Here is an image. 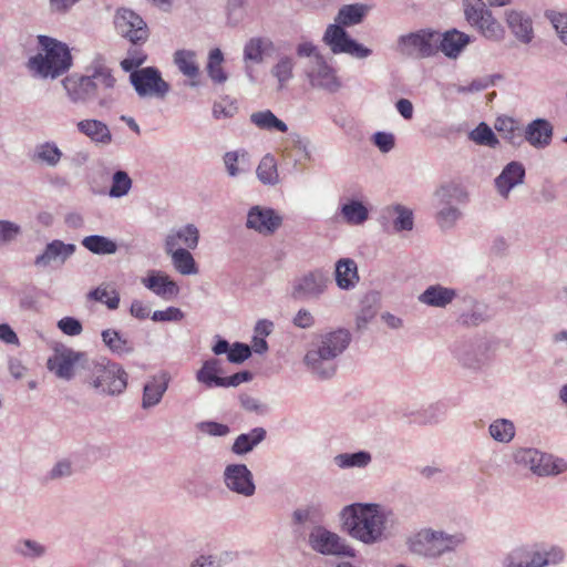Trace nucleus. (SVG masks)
Wrapping results in <instances>:
<instances>
[{"label":"nucleus","mask_w":567,"mask_h":567,"mask_svg":"<svg viewBox=\"0 0 567 567\" xmlns=\"http://www.w3.org/2000/svg\"><path fill=\"white\" fill-rule=\"evenodd\" d=\"M372 462V455L368 451L354 453H340L333 457L334 465L340 470L365 468Z\"/></svg>","instance_id":"40"},{"label":"nucleus","mask_w":567,"mask_h":567,"mask_svg":"<svg viewBox=\"0 0 567 567\" xmlns=\"http://www.w3.org/2000/svg\"><path fill=\"white\" fill-rule=\"evenodd\" d=\"M12 553L24 560L35 561L47 557L49 547L35 539L19 538L12 545Z\"/></svg>","instance_id":"32"},{"label":"nucleus","mask_w":567,"mask_h":567,"mask_svg":"<svg viewBox=\"0 0 567 567\" xmlns=\"http://www.w3.org/2000/svg\"><path fill=\"white\" fill-rule=\"evenodd\" d=\"M457 296L455 289L443 287L441 285H433L427 287L419 297V300L427 306L436 308H445Z\"/></svg>","instance_id":"34"},{"label":"nucleus","mask_w":567,"mask_h":567,"mask_svg":"<svg viewBox=\"0 0 567 567\" xmlns=\"http://www.w3.org/2000/svg\"><path fill=\"white\" fill-rule=\"evenodd\" d=\"M197 427L202 433L210 436H226L230 433V427L228 425L215 421L200 422L197 424Z\"/></svg>","instance_id":"61"},{"label":"nucleus","mask_w":567,"mask_h":567,"mask_svg":"<svg viewBox=\"0 0 567 567\" xmlns=\"http://www.w3.org/2000/svg\"><path fill=\"white\" fill-rule=\"evenodd\" d=\"M78 131L96 145L106 146L113 141L109 126L95 118H85L76 123Z\"/></svg>","instance_id":"29"},{"label":"nucleus","mask_w":567,"mask_h":567,"mask_svg":"<svg viewBox=\"0 0 567 567\" xmlns=\"http://www.w3.org/2000/svg\"><path fill=\"white\" fill-rule=\"evenodd\" d=\"M454 355L464 368L478 370L488 360L487 344L481 339L463 340L456 343Z\"/></svg>","instance_id":"17"},{"label":"nucleus","mask_w":567,"mask_h":567,"mask_svg":"<svg viewBox=\"0 0 567 567\" xmlns=\"http://www.w3.org/2000/svg\"><path fill=\"white\" fill-rule=\"evenodd\" d=\"M565 559V551L558 546H549L542 550L534 551L527 567H546L549 565H559Z\"/></svg>","instance_id":"39"},{"label":"nucleus","mask_w":567,"mask_h":567,"mask_svg":"<svg viewBox=\"0 0 567 567\" xmlns=\"http://www.w3.org/2000/svg\"><path fill=\"white\" fill-rule=\"evenodd\" d=\"M514 463L539 477L556 476L567 472V462L534 447H517L512 454Z\"/></svg>","instance_id":"7"},{"label":"nucleus","mask_w":567,"mask_h":567,"mask_svg":"<svg viewBox=\"0 0 567 567\" xmlns=\"http://www.w3.org/2000/svg\"><path fill=\"white\" fill-rule=\"evenodd\" d=\"M130 82L140 97L164 100L171 89V85L162 78L161 72L153 66L131 72Z\"/></svg>","instance_id":"11"},{"label":"nucleus","mask_w":567,"mask_h":567,"mask_svg":"<svg viewBox=\"0 0 567 567\" xmlns=\"http://www.w3.org/2000/svg\"><path fill=\"white\" fill-rule=\"evenodd\" d=\"M303 74L313 89L336 93L342 86L337 70L327 62L323 55H317L311 63H306Z\"/></svg>","instance_id":"13"},{"label":"nucleus","mask_w":567,"mask_h":567,"mask_svg":"<svg viewBox=\"0 0 567 567\" xmlns=\"http://www.w3.org/2000/svg\"><path fill=\"white\" fill-rule=\"evenodd\" d=\"M310 548L326 556L354 557V549L344 538L326 527L315 526L308 537Z\"/></svg>","instance_id":"10"},{"label":"nucleus","mask_w":567,"mask_h":567,"mask_svg":"<svg viewBox=\"0 0 567 567\" xmlns=\"http://www.w3.org/2000/svg\"><path fill=\"white\" fill-rule=\"evenodd\" d=\"M465 540L466 537L462 533L449 534L444 530L422 528L408 538L406 545L413 554L427 558H439L444 554L454 551Z\"/></svg>","instance_id":"6"},{"label":"nucleus","mask_w":567,"mask_h":567,"mask_svg":"<svg viewBox=\"0 0 567 567\" xmlns=\"http://www.w3.org/2000/svg\"><path fill=\"white\" fill-rule=\"evenodd\" d=\"M102 340L104 344L115 354L125 355L134 351V344L115 329L103 330Z\"/></svg>","instance_id":"38"},{"label":"nucleus","mask_w":567,"mask_h":567,"mask_svg":"<svg viewBox=\"0 0 567 567\" xmlns=\"http://www.w3.org/2000/svg\"><path fill=\"white\" fill-rule=\"evenodd\" d=\"M74 244H65L62 240L54 239L49 243L43 252L34 259V265L38 267H47L52 261H60L63 264L69 257L75 252Z\"/></svg>","instance_id":"28"},{"label":"nucleus","mask_w":567,"mask_h":567,"mask_svg":"<svg viewBox=\"0 0 567 567\" xmlns=\"http://www.w3.org/2000/svg\"><path fill=\"white\" fill-rule=\"evenodd\" d=\"M330 277L322 269H315L297 278L292 286L295 299H319L327 290Z\"/></svg>","instance_id":"15"},{"label":"nucleus","mask_w":567,"mask_h":567,"mask_svg":"<svg viewBox=\"0 0 567 567\" xmlns=\"http://www.w3.org/2000/svg\"><path fill=\"white\" fill-rule=\"evenodd\" d=\"M496 131L501 136L514 146L523 143V132L518 123L512 117H498L495 123Z\"/></svg>","instance_id":"43"},{"label":"nucleus","mask_w":567,"mask_h":567,"mask_svg":"<svg viewBox=\"0 0 567 567\" xmlns=\"http://www.w3.org/2000/svg\"><path fill=\"white\" fill-rule=\"evenodd\" d=\"M351 342L347 329H337L320 334L303 358V363L318 379H331L337 372L336 359L342 354Z\"/></svg>","instance_id":"3"},{"label":"nucleus","mask_w":567,"mask_h":567,"mask_svg":"<svg viewBox=\"0 0 567 567\" xmlns=\"http://www.w3.org/2000/svg\"><path fill=\"white\" fill-rule=\"evenodd\" d=\"M282 225V217L272 208L252 206L247 214L246 227L264 236H269Z\"/></svg>","instance_id":"18"},{"label":"nucleus","mask_w":567,"mask_h":567,"mask_svg":"<svg viewBox=\"0 0 567 567\" xmlns=\"http://www.w3.org/2000/svg\"><path fill=\"white\" fill-rule=\"evenodd\" d=\"M341 213L347 223L351 225H361L369 217L367 207L358 200H351L344 204L341 208Z\"/></svg>","instance_id":"51"},{"label":"nucleus","mask_w":567,"mask_h":567,"mask_svg":"<svg viewBox=\"0 0 567 567\" xmlns=\"http://www.w3.org/2000/svg\"><path fill=\"white\" fill-rule=\"evenodd\" d=\"M97 82L99 106L104 110H111L117 97L114 91L116 80L112 72H102L100 76L93 78Z\"/></svg>","instance_id":"37"},{"label":"nucleus","mask_w":567,"mask_h":567,"mask_svg":"<svg viewBox=\"0 0 567 567\" xmlns=\"http://www.w3.org/2000/svg\"><path fill=\"white\" fill-rule=\"evenodd\" d=\"M463 10L466 21L480 33L492 41L504 39L505 30L494 18L492 11L483 0H463Z\"/></svg>","instance_id":"9"},{"label":"nucleus","mask_w":567,"mask_h":567,"mask_svg":"<svg viewBox=\"0 0 567 567\" xmlns=\"http://www.w3.org/2000/svg\"><path fill=\"white\" fill-rule=\"evenodd\" d=\"M171 377L167 372L152 375L143 388L142 409L148 410L161 403L168 389Z\"/></svg>","instance_id":"24"},{"label":"nucleus","mask_w":567,"mask_h":567,"mask_svg":"<svg viewBox=\"0 0 567 567\" xmlns=\"http://www.w3.org/2000/svg\"><path fill=\"white\" fill-rule=\"evenodd\" d=\"M87 297L92 300L104 303L110 310H115L120 305V295L116 290L111 292L107 290V286H99L94 290L90 291Z\"/></svg>","instance_id":"56"},{"label":"nucleus","mask_w":567,"mask_h":567,"mask_svg":"<svg viewBox=\"0 0 567 567\" xmlns=\"http://www.w3.org/2000/svg\"><path fill=\"white\" fill-rule=\"evenodd\" d=\"M223 61L224 55L220 49L216 48L209 52L207 72L215 83H224L227 80V74L221 66Z\"/></svg>","instance_id":"52"},{"label":"nucleus","mask_w":567,"mask_h":567,"mask_svg":"<svg viewBox=\"0 0 567 567\" xmlns=\"http://www.w3.org/2000/svg\"><path fill=\"white\" fill-rule=\"evenodd\" d=\"M342 530L351 538L372 546L394 536L400 528L399 515L378 503H353L340 513Z\"/></svg>","instance_id":"1"},{"label":"nucleus","mask_w":567,"mask_h":567,"mask_svg":"<svg viewBox=\"0 0 567 567\" xmlns=\"http://www.w3.org/2000/svg\"><path fill=\"white\" fill-rule=\"evenodd\" d=\"M142 284L165 300L175 298L179 292V288L174 280L167 275H159L155 271H152L146 278H143Z\"/></svg>","instance_id":"31"},{"label":"nucleus","mask_w":567,"mask_h":567,"mask_svg":"<svg viewBox=\"0 0 567 567\" xmlns=\"http://www.w3.org/2000/svg\"><path fill=\"white\" fill-rule=\"evenodd\" d=\"M86 362L90 361L84 352L75 351L65 346H59L48 359L47 365L56 378L70 381L74 378L76 368L81 367L85 370Z\"/></svg>","instance_id":"12"},{"label":"nucleus","mask_w":567,"mask_h":567,"mask_svg":"<svg viewBox=\"0 0 567 567\" xmlns=\"http://www.w3.org/2000/svg\"><path fill=\"white\" fill-rule=\"evenodd\" d=\"M128 374L120 363L107 359L86 362L83 383L100 396H117L127 388Z\"/></svg>","instance_id":"4"},{"label":"nucleus","mask_w":567,"mask_h":567,"mask_svg":"<svg viewBox=\"0 0 567 567\" xmlns=\"http://www.w3.org/2000/svg\"><path fill=\"white\" fill-rule=\"evenodd\" d=\"M132 178L124 171H116L112 176L109 195L112 198H121L127 195L132 188Z\"/></svg>","instance_id":"54"},{"label":"nucleus","mask_w":567,"mask_h":567,"mask_svg":"<svg viewBox=\"0 0 567 567\" xmlns=\"http://www.w3.org/2000/svg\"><path fill=\"white\" fill-rule=\"evenodd\" d=\"M82 246L94 255H113L117 251V244L109 237L101 235L86 236Z\"/></svg>","instance_id":"44"},{"label":"nucleus","mask_w":567,"mask_h":567,"mask_svg":"<svg viewBox=\"0 0 567 567\" xmlns=\"http://www.w3.org/2000/svg\"><path fill=\"white\" fill-rule=\"evenodd\" d=\"M172 256V262L175 269L182 275H195L198 272L195 259L189 250L178 248L173 251H166Z\"/></svg>","instance_id":"48"},{"label":"nucleus","mask_w":567,"mask_h":567,"mask_svg":"<svg viewBox=\"0 0 567 567\" xmlns=\"http://www.w3.org/2000/svg\"><path fill=\"white\" fill-rule=\"evenodd\" d=\"M251 355V348L241 342H235L230 347L227 360L230 363L240 364Z\"/></svg>","instance_id":"60"},{"label":"nucleus","mask_w":567,"mask_h":567,"mask_svg":"<svg viewBox=\"0 0 567 567\" xmlns=\"http://www.w3.org/2000/svg\"><path fill=\"white\" fill-rule=\"evenodd\" d=\"M470 140L477 145L497 147L499 142L492 131V128L484 122L480 123L473 131L470 132Z\"/></svg>","instance_id":"53"},{"label":"nucleus","mask_w":567,"mask_h":567,"mask_svg":"<svg viewBox=\"0 0 567 567\" xmlns=\"http://www.w3.org/2000/svg\"><path fill=\"white\" fill-rule=\"evenodd\" d=\"M58 327L63 333L71 337L81 334L83 330L81 322L72 317H64L60 319L58 322Z\"/></svg>","instance_id":"64"},{"label":"nucleus","mask_w":567,"mask_h":567,"mask_svg":"<svg viewBox=\"0 0 567 567\" xmlns=\"http://www.w3.org/2000/svg\"><path fill=\"white\" fill-rule=\"evenodd\" d=\"M199 241V230L194 224H187L183 227L172 229L165 238V251L175 249H195Z\"/></svg>","instance_id":"25"},{"label":"nucleus","mask_w":567,"mask_h":567,"mask_svg":"<svg viewBox=\"0 0 567 567\" xmlns=\"http://www.w3.org/2000/svg\"><path fill=\"white\" fill-rule=\"evenodd\" d=\"M174 63L177 69L189 79H195L199 74L196 53L192 50H177L174 53Z\"/></svg>","instance_id":"46"},{"label":"nucleus","mask_w":567,"mask_h":567,"mask_svg":"<svg viewBox=\"0 0 567 567\" xmlns=\"http://www.w3.org/2000/svg\"><path fill=\"white\" fill-rule=\"evenodd\" d=\"M554 127L545 118H536L527 124L523 140L525 138L533 147L537 150L546 148L550 145Z\"/></svg>","instance_id":"26"},{"label":"nucleus","mask_w":567,"mask_h":567,"mask_svg":"<svg viewBox=\"0 0 567 567\" xmlns=\"http://www.w3.org/2000/svg\"><path fill=\"white\" fill-rule=\"evenodd\" d=\"M114 25L121 37L135 45L145 43L150 37V30L144 19L127 8L116 11Z\"/></svg>","instance_id":"14"},{"label":"nucleus","mask_w":567,"mask_h":567,"mask_svg":"<svg viewBox=\"0 0 567 567\" xmlns=\"http://www.w3.org/2000/svg\"><path fill=\"white\" fill-rule=\"evenodd\" d=\"M383 214L388 217H393V228L395 231L412 230L413 213L411 209L398 204L394 206L386 207Z\"/></svg>","instance_id":"47"},{"label":"nucleus","mask_w":567,"mask_h":567,"mask_svg":"<svg viewBox=\"0 0 567 567\" xmlns=\"http://www.w3.org/2000/svg\"><path fill=\"white\" fill-rule=\"evenodd\" d=\"M250 122L260 130H276L281 133L288 131L287 124L279 120L270 110L254 112L250 115Z\"/></svg>","instance_id":"45"},{"label":"nucleus","mask_w":567,"mask_h":567,"mask_svg":"<svg viewBox=\"0 0 567 567\" xmlns=\"http://www.w3.org/2000/svg\"><path fill=\"white\" fill-rule=\"evenodd\" d=\"M21 235V227L10 220H0V247L9 245Z\"/></svg>","instance_id":"58"},{"label":"nucleus","mask_w":567,"mask_h":567,"mask_svg":"<svg viewBox=\"0 0 567 567\" xmlns=\"http://www.w3.org/2000/svg\"><path fill=\"white\" fill-rule=\"evenodd\" d=\"M334 277L337 286L342 290L353 289L359 282L358 267L350 258L339 259L336 264Z\"/></svg>","instance_id":"35"},{"label":"nucleus","mask_w":567,"mask_h":567,"mask_svg":"<svg viewBox=\"0 0 567 567\" xmlns=\"http://www.w3.org/2000/svg\"><path fill=\"white\" fill-rule=\"evenodd\" d=\"M465 196L456 186H443L436 190L435 197L439 199L442 207L439 209L436 219L441 228H450L461 217V212L455 206L451 205L453 198Z\"/></svg>","instance_id":"20"},{"label":"nucleus","mask_w":567,"mask_h":567,"mask_svg":"<svg viewBox=\"0 0 567 567\" xmlns=\"http://www.w3.org/2000/svg\"><path fill=\"white\" fill-rule=\"evenodd\" d=\"M470 42V35L456 29L444 33L437 31L439 52H443L450 59H456Z\"/></svg>","instance_id":"27"},{"label":"nucleus","mask_w":567,"mask_h":567,"mask_svg":"<svg viewBox=\"0 0 567 567\" xmlns=\"http://www.w3.org/2000/svg\"><path fill=\"white\" fill-rule=\"evenodd\" d=\"M545 18L549 20L561 42L567 45V13L547 10Z\"/></svg>","instance_id":"57"},{"label":"nucleus","mask_w":567,"mask_h":567,"mask_svg":"<svg viewBox=\"0 0 567 567\" xmlns=\"http://www.w3.org/2000/svg\"><path fill=\"white\" fill-rule=\"evenodd\" d=\"M62 155V151L58 147L56 143L44 142L34 147L32 159L50 167H55L60 163Z\"/></svg>","instance_id":"41"},{"label":"nucleus","mask_w":567,"mask_h":567,"mask_svg":"<svg viewBox=\"0 0 567 567\" xmlns=\"http://www.w3.org/2000/svg\"><path fill=\"white\" fill-rule=\"evenodd\" d=\"M505 21L514 38L522 44H530L535 38L532 17L522 10L505 12Z\"/></svg>","instance_id":"21"},{"label":"nucleus","mask_w":567,"mask_h":567,"mask_svg":"<svg viewBox=\"0 0 567 567\" xmlns=\"http://www.w3.org/2000/svg\"><path fill=\"white\" fill-rule=\"evenodd\" d=\"M295 61L291 56H280L277 63L271 68V75L278 81V90L286 87L287 83L293 78Z\"/></svg>","instance_id":"49"},{"label":"nucleus","mask_w":567,"mask_h":567,"mask_svg":"<svg viewBox=\"0 0 567 567\" xmlns=\"http://www.w3.org/2000/svg\"><path fill=\"white\" fill-rule=\"evenodd\" d=\"M73 474V464L69 458L59 460L48 472L47 478L56 481L69 477Z\"/></svg>","instance_id":"59"},{"label":"nucleus","mask_w":567,"mask_h":567,"mask_svg":"<svg viewBox=\"0 0 567 567\" xmlns=\"http://www.w3.org/2000/svg\"><path fill=\"white\" fill-rule=\"evenodd\" d=\"M239 402L241 408L248 412H255L257 414H264L267 412V405L260 403L258 399L247 393H241L239 395Z\"/></svg>","instance_id":"63"},{"label":"nucleus","mask_w":567,"mask_h":567,"mask_svg":"<svg viewBox=\"0 0 567 567\" xmlns=\"http://www.w3.org/2000/svg\"><path fill=\"white\" fill-rule=\"evenodd\" d=\"M223 362L220 359L210 358L203 362L202 368L196 372V380L206 388H220L223 381Z\"/></svg>","instance_id":"33"},{"label":"nucleus","mask_w":567,"mask_h":567,"mask_svg":"<svg viewBox=\"0 0 567 567\" xmlns=\"http://www.w3.org/2000/svg\"><path fill=\"white\" fill-rule=\"evenodd\" d=\"M38 41L44 53H38L28 61L29 69L43 79H56L72 65V56L65 43L48 35H39Z\"/></svg>","instance_id":"5"},{"label":"nucleus","mask_w":567,"mask_h":567,"mask_svg":"<svg viewBox=\"0 0 567 567\" xmlns=\"http://www.w3.org/2000/svg\"><path fill=\"white\" fill-rule=\"evenodd\" d=\"M256 175L264 185L274 186L279 183L277 161L274 155L266 154L256 168Z\"/></svg>","instance_id":"42"},{"label":"nucleus","mask_w":567,"mask_h":567,"mask_svg":"<svg viewBox=\"0 0 567 567\" xmlns=\"http://www.w3.org/2000/svg\"><path fill=\"white\" fill-rule=\"evenodd\" d=\"M398 53L410 59H427L439 53L437 31L420 29L414 32L401 34L396 39Z\"/></svg>","instance_id":"8"},{"label":"nucleus","mask_w":567,"mask_h":567,"mask_svg":"<svg viewBox=\"0 0 567 567\" xmlns=\"http://www.w3.org/2000/svg\"><path fill=\"white\" fill-rule=\"evenodd\" d=\"M463 302L465 308L458 317L461 324L476 327L491 318L489 309L486 303L477 301L472 297L464 298Z\"/></svg>","instance_id":"30"},{"label":"nucleus","mask_w":567,"mask_h":567,"mask_svg":"<svg viewBox=\"0 0 567 567\" xmlns=\"http://www.w3.org/2000/svg\"><path fill=\"white\" fill-rule=\"evenodd\" d=\"M274 50L275 44L272 40L267 37H254L246 42L243 58L246 64V73L250 80H252L254 76L249 63L261 64L264 58L270 55Z\"/></svg>","instance_id":"22"},{"label":"nucleus","mask_w":567,"mask_h":567,"mask_svg":"<svg viewBox=\"0 0 567 567\" xmlns=\"http://www.w3.org/2000/svg\"><path fill=\"white\" fill-rule=\"evenodd\" d=\"M62 84L73 103H87L92 100L99 102L97 82L92 78L70 75L62 81Z\"/></svg>","instance_id":"19"},{"label":"nucleus","mask_w":567,"mask_h":567,"mask_svg":"<svg viewBox=\"0 0 567 567\" xmlns=\"http://www.w3.org/2000/svg\"><path fill=\"white\" fill-rule=\"evenodd\" d=\"M146 61V55L138 50H130L128 56L121 62V66L126 72H133L136 68Z\"/></svg>","instance_id":"62"},{"label":"nucleus","mask_w":567,"mask_h":567,"mask_svg":"<svg viewBox=\"0 0 567 567\" xmlns=\"http://www.w3.org/2000/svg\"><path fill=\"white\" fill-rule=\"evenodd\" d=\"M493 440L499 443H509L515 437V425L507 419H497L488 426Z\"/></svg>","instance_id":"50"},{"label":"nucleus","mask_w":567,"mask_h":567,"mask_svg":"<svg viewBox=\"0 0 567 567\" xmlns=\"http://www.w3.org/2000/svg\"><path fill=\"white\" fill-rule=\"evenodd\" d=\"M223 482L230 492L244 497H251L256 492L254 475L241 463L228 464L223 473Z\"/></svg>","instance_id":"16"},{"label":"nucleus","mask_w":567,"mask_h":567,"mask_svg":"<svg viewBox=\"0 0 567 567\" xmlns=\"http://www.w3.org/2000/svg\"><path fill=\"white\" fill-rule=\"evenodd\" d=\"M235 558L236 554L233 551H223L219 555H202L192 563L190 567H223Z\"/></svg>","instance_id":"55"},{"label":"nucleus","mask_w":567,"mask_h":567,"mask_svg":"<svg viewBox=\"0 0 567 567\" xmlns=\"http://www.w3.org/2000/svg\"><path fill=\"white\" fill-rule=\"evenodd\" d=\"M267 436V431L264 427H254L248 433L239 434L231 447L230 451L235 455H246L250 453L257 445H259L262 441H265Z\"/></svg>","instance_id":"36"},{"label":"nucleus","mask_w":567,"mask_h":567,"mask_svg":"<svg viewBox=\"0 0 567 567\" xmlns=\"http://www.w3.org/2000/svg\"><path fill=\"white\" fill-rule=\"evenodd\" d=\"M370 10V6L359 2L341 6L334 17V23L326 28L322 42L333 54H347L357 60L371 56L372 49L358 42L346 30L348 27L362 23Z\"/></svg>","instance_id":"2"},{"label":"nucleus","mask_w":567,"mask_h":567,"mask_svg":"<svg viewBox=\"0 0 567 567\" xmlns=\"http://www.w3.org/2000/svg\"><path fill=\"white\" fill-rule=\"evenodd\" d=\"M525 167L520 162L508 163L501 174L495 178L494 184L497 193L503 198H508L513 188L524 183Z\"/></svg>","instance_id":"23"}]
</instances>
